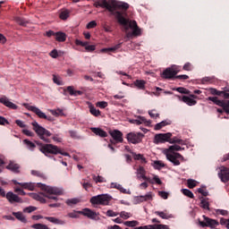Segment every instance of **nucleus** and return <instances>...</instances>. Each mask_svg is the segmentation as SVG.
I'll list each match as a JSON object with an SVG mask.
<instances>
[{
  "label": "nucleus",
  "mask_w": 229,
  "mask_h": 229,
  "mask_svg": "<svg viewBox=\"0 0 229 229\" xmlns=\"http://www.w3.org/2000/svg\"><path fill=\"white\" fill-rule=\"evenodd\" d=\"M130 8V4L121 1H115V19L118 21L119 24L123 26V30L126 33L127 38H131V37H139L141 34L140 28L137 25L136 21L128 20V9Z\"/></svg>",
  "instance_id": "f03ea898"
},
{
  "label": "nucleus",
  "mask_w": 229,
  "mask_h": 229,
  "mask_svg": "<svg viewBox=\"0 0 229 229\" xmlns=\"http://www.w3.org/2000/svg\"><path fill=\"white\" fill-rule=\"evenodd\" d=\"M218 175L224 183L229 182V169L227 167L222 166Z\"/></svg>",
  "instance_id": "a211bd4d"
},
{
  "label": "nucleus",
  "mask_w": 229,
  "mask_h": 229,
  "mask_svg": "<svg viewBox=\"0 0 229 229\" xmlns=\"http://www.w3.org/2000/svg\"><path fill=\"white\" fill-rule=\"evenodd\" d=\"M137 203H144V201H153V194L151 192L146 195H140L136 197Z\"/></svg>",
  "instance_id": "aec40b11"
},
{
  "label": "nucleus",
  "mask_w": 229,
  "mask_h": 229,
  "mask_svg": "<svg viewBox=\"0 0 229 229\" xmlns=\"http://www.w3.org/2000/svg\"><path fill=\"white\" fill-rule=\"evenodd\" d=\"M208 91L210 92V94H211L212 96H221V91H219V90H217V89H214V88H210V89H208Z\"/></svg>",
  "instance_id": "5fc2aeb1"
},
{
  "label": "nucleus",
  "mask_w": 229,
  "mask_h": 229,
  "mask_svg": "<svg viewBox=\"0 0 229 229\" xmlns=\"http://www.w3.org/2000/svg\"><path fill=\"white\" fill-rule=\"evenodd\" d=\"M170 144H183V140L178 139V138H174L171 140L170 138Z\"/></svg>",
  "instance_id": "bf43d9fd"
},
{
  "label": "nucleus",
  "mask_w": 229,
  "mask_h": 229,
  "mask_svg": "<svg viewBox=\"0 0 229 229\" xmlns=\"http://www.w3.org/2000/svg\"><path fill=\"white\" fill-rule=\"evenodd\" d=\"M156 216H159L161 219H170V217H173L172 215H168L167 213L164 211H156L155 212Z\"/></svg>",
  "instance_id": "c9c22d12"
},
{
  "label": "nucleus",
  "mask_w": 229,
  "mask_h": 229,
  "mask_svg": "<svg viewBox=\"0 0 229 229\" xmlns=\"http://www.w3.org/2000/svg\"><path fill=\"white\" fill-rule=\"evenodd\" d=\"M169 124H171V121H162L161 123H158L155 125L154 130L158 131V130H162V128H164L165 126H169Z\"/></svg>",
  "instance_id": "c756f323"
},
{
  "label": "nucleus",
  "mask_w": 229,
  "mask_h": 229,
  "mask_svg": "<svg viewBox=\"0 0 229 229\" xmlns=\"http://www.w3.org/2000/svg\"><path fill=\"white\" fill-rule=\"evenodd\" d=\"M152 165H153L154 169H157L158 171H160V169H162L163 167H165V164H164L160 160L154 161Z\"/></svg>",
  "instance_id": "f704fd0d"
},
{
  "label": "nucleus",
  "mask_w": 229,
  "mask_h": 229,
  "mask_svg": "<svg viewBox=\"0 0 229 229\" xmlns=\"http://www.w3.org/2000/svg\"><path fill=\"white\" fill-rule=\"evenodd\" d=\"M97 106L98 108H106V106H108V103L106 101H100L97 103Z\"/></svg>",
  "instance_id": "e2e57ef3"
},
{
  "label": "nucleus",
  "mask_w": 229,
  "mask_h": 229,
  "mask_svg": "<svg viewBox=\"0 0 229 229\" xmlns=\"http://www.w3.org/2000/svg\"><path fill=\"white\" fill-rule=\"evenodd\" d=\"M200 207L205 210H210V204L208 203V199L202 198L200 200Z\"/></svg>",
  "instance_id": "473e14b6"
},
{
  "label": "nucleus",
  "mask_w": 229,
  "mask_h": 229,
  "mask_svg": "<svg viewBox=\"0 0 229 229\" xmlns=\"http://www.w3.org/2000/svg\"><path fill=\"white\" fill-rule=\"evenodd\" d=\"M96 26H98V22H96V21H91L87 24L86 28L87 30H92L93 28H96Z\"/></svg>",
  "instance_id": "603ef678"
},
{
  "label": "nucleus",
  "mask_w": 229,
  "mask_h": 229,
  "mask_svg": "<svg viewBox=\"0 0 229 229\" xmlns=\"http://www.w3.org/2000/svg\"><path fill=\"white\" fill-rule=\"evenodd\" d=\"M115 189L120 191V192H123V194H130V191H128V190L123 188V186L121 184H116Z\"/></svg>",
  "instance_id": "09e8293b"
},
{
  "label": "nucleus",
  "mask_w": 229,
  "mask_h": 229,
  "mask_svg": "<svg viewBox=\"0 0 229 229\" xmlns=\"http://www.w3.org/2000/svg\"><path fill=\"white\" fill-rule=\"evenodd\" d=\"M15 21L17 22V24H19L20 26H27L28 24V21L24 20L21 17H16L15 18Z\"/></svg>",
  "instance_id": "ea45409f"
},
{
  "label": "nucleus",
  "mask_w": 229,
  "mask_h": 229,
  "mask_svg": "<svg viewBox=\"0 0 229 229\" xmlns=\"http://www.w3.org/2000/svg\"><path fill=\"white\" fill-rule=\"evenodd\" d=\"M173 137V133H159L154 137V144H164L165 142H170V139Z\"/></svg>",
  "instance_id": "1a4fd4ad"
},
{
  "label": "nucleus",
  "mask_w": 229,
  "mask_h": 229,
  "mask_svg": "<svg viewBox=\"0 0 229 229\" xmlns=\"http://www.w3.org/2000/svg\"><path fill=\"white\" fill-rule=\"evenodd\" d=\"M181 149L180 145H172L165 150V153H174V151H181Z\"/></svg>",
  "instance_id": "7c9ffc66"
},
{
  "label": "nucleus",
  "mask_w": 229,
  "mask_h": 229,
  "mask_svg": "<svg viewBox=\"0 0 229 229\" xmlns=\"http://www.w3.org/2000/svg\"><path fill=\"white\" fill-rule=\"evenodd\" d=\"M75 44H76V46H81L82 47H87V46H89V42L88 41L83 42V41H81L80 39H76L75 40Z\"/></svg>",
  "instance_id": "3c124183"
},
{
  "label": "nucleus",
  "mask_w": 229,
  "mask_h": 229,
  "mask_svg": "<svg viewBox=\"0 0 229 229\" xmlns=\"http://www.w3.org/2000/svg\"><path fill=\"white\" fill-rule=\"evenodd\" d=\"M90 131H92V133H95V135H98V137L105 138L107 136L106 131L100 128L92 127Z\"/></svg>",
  "instance_id": "5701e85b"
},
{
  "label": "nucleus",
  "mask_w": 229,
  "mask_h": 229,
  "mask_svg": "<svg viewBox=\"0 0 229 229\" xmlns=\"http://www.w3.org/2000/svg\"><path fill=\"white\" fill-rule=\"evenodd\" d=\"M6 169H9L10 171H13V173H19L20 166L18 164L10 163Z\"/></svg>",
  "instance_id": "72a5a7b5"
},
{
  "label": "nucleus",
  "mask_w": 229,
  "mask_h": 229,
  "mask_svg": "<svg viewBox=\"0 0 229 229\" xmlns=\"http://www.w3.org/2000/svg\"><path fill=\"white\" fill-rule=\"evenodd\" d=\"M93 180H94V182H96V183H98V182L103 183L105 182V178L103 176H99V175H98V176L94 175Z\"/></svg>",
  "instance_id": "8fccbe9b"
},
{
  "label": "nucleus",
  "mask_w": 229,
  "mask_h": 229,
  "mask_svg": "<svg viewBox=\"0 0 229 229\" xmlns=\"http://www.w3.org/2000/svg\"><path fill=\"white\" fill-rule=\"evenodd\" d=\"M176 98H178L179 101H182V103H185L186 105H188V106H194L195 105L198 104V101H196L195 99L198 98V96L196 95H190V97L187 96H180L177 95Z\"/></svg>",
  "instance_id": "9d476101"
},
{
  "label": "nucleus",
  "mask_w": 229,
  "mask_h": 229,
  "mask_svg": "<svg viewBox=\"0 0 229 229\" xmlns=\"http://www.w3.org/2000/svg\"><path fill=\"white\" fill-rule=\"evenodd\" d=\"M78 203H80L78 199H69L66 200V205L69 207H72V205H78Z\"/></svg>",
  "instance_id": "c03bdc74"
},
{
  "label": "nucleus",
  "mask_w": 229,
  "mask_h": 229,
  "mask_svg": "<svg viewBox=\"0 0 229 229\" xmlns=\"http://www.w3.org/2000/svg\"><path fill=\"white\" fill-rule=\"evenodd\" d=\"M0 103L7 108H10L11 110H17V108H19V106L10 101V99H8L6 96H3L2 98H0Z\"/></svg>",
  "instance_id": "dca6fc26"
},
{
  "label": "nucleus",
  "mask_w": 229,
  "mask_h": 229,
  "mask_svg": "<svg viewBox=\"0 0 229 229\" xmlns=\"http://www.w3.org/2000/svg\"><path fill=\"white\" fill-rule=\"evenodd\" d=\"M182 194H184V196H187L188 198H191V199H193L194 193H192V191H191V190L182 189Z\"/></svg>",
  "instance_id": "79ce46f5"
},
{
  "label": "nucleus",
  "mask_w": 229,
  "mask_h": 229,
  "mask_svg": "<svg viewBox=\"0 0 229 229\" xmlns=\"http://www.w3.org/2000/svg\"><path fill=\"white\" fill-rule=\"evenodd\" d=\"M182 69L183 71H192V64L191 63H186Z\"/></svg>",
  "instance_id": "69168bd1"
},
{
  "label": "nucleus",
  "mask_w": 229,
  "mask_h": 229,
  "mask_svg": "<svg viewBox=\"0 0 229 229\" xmlns=\"http://www.w3.org/2000/svg\"><path fill=\"white\" fill-rule=\"evenodd\" d=\"M35 210H37V208L33 207V206H30V207H28V208H25L23 209V212H26L27 214H31V212H35Z\"/></svg>",
  "instance_id": "6e6d98bb"
},
{
  "label": "nucleus",
  "mask_w": 229,
  "mask_h": 229,
  "mask_svg": "<svg viewBox=\"0 0 229 229\" xmlns=\"http://www.w3.org/2000/svg\"><path fill=\"white\" fill-rule=\"evenodd\" d=\"M71 15V12H69V10L64 9L62 10L59 13V19H61V21H67V19H69Z\"/></svg>",
  "instance_id": "c85d7f7f"
},
{
  "label": "nucleus",
  "mask_w": 229,
  "mask_h": 229,
  "mask_svg": "<svg viewBox=\"0 0 229 229\" xmlns=\"http://www.w3.org/2000/svg\"><path fill=\"white\" fill-rule=\"evenodd\" d=\"M177 92H180V94H191V90L183 88V87H179L175 89Z\"/></svg>",
  "instance_id": "49530a36"
},
{
  "label": "nucleus",
  "mask_w": 229,
  "mask_h": 229,
  "mask_svg": "<svg viewBox=\"0 0 229 229\" xmlns=\"http://www.w3.org/2000/svg\"><path fill=\"white\" fill-rule=\"evenodd\" d=\"M123 132L119 130H115V142H123Z\"/></svg>",
  "instance_id": "58836bf2"
},
{
  "label": "nucleus",
  "mask_w": 229,
  "mask_h": 229,
  "mask_svg": "<svg viewBox=\"0 0 229 229\" xmlns=\"http://www.w3.org/2000/svg\"><path fill=\"white\" fill-rule=\"evenodd\" d=\"M109 133H110L112 139H110L111 143L108 144V148L112 151H115V130L111 131Z\"/></svg>",
  "instance_id": "4be33fe9"
},
{
  "label": "nucleus",
  "mask_w": 229,
  "mask_h": 229,
  "mask_svg": "<svg viewBox=\"0 0 229 229\" xmlns=\"http://www.w3.org/2000/svg\"><path fill=\"white\" fill-rule=\"evenodd\" d=\"M13 216L18 219V221H21V223H23L26 225L28 223V219L26 218V216L22 214V212L18 211V212H13Z\"/></svg>",
  "instance_id": "412c9836"
},
{
  "label": "nucleus",
  "mask_w": 229,
  "mask_h": 229,
  "mask_svg": "<svg viewBox=\"0 0 229 229\" xmlns=\"http://www.w3.org/2000/svg\"><path fill=\"white\" fill-rule=\"evenodd\" d=\"M148 115H150V117H152L153 119H157V117H160V114L157 113L156 110L148 111Z\"/></svg>",
  "instance_id": "13d9d810"
},
{
  "label": "nucleus",
  "mask_w": 229,
  "mask_h": 229,
  "mask_svg": "<svg viewBox=\"0 0 229 229\" xmlns=\"http://www.w3.org/2000/svg\"><path fill=\"white\" fill-rule=\"evenodd\" d=\"M31 174H32V176H38V178H43V179L46 178V175L44 174V173H42L40 171L32 170Z\"/></svg>",
  "instance_id": "a18cd8bd"
},
{
  "label": "nucleus",
  "mask_w": 229,
  "mask_h": 229,
  "mask_svg": "<svg viewBox=\"0 0 229 229\" xmlns=\"http://www.w3.org/2000/svg\"><path fill=\"white\" fill-rule=\"evenodd\" d=\"M30 228L34 229H49V227L47 225L44 224H34L30 226Z\"/></svg>",
  "instance_id": "37998d69"
},
{
  "label": "nucleus",
  "mask_w": 229,
  "mask_h": 229,
  "mask_svg": "<svg viewBox=\"0 0 229 229\" xmlns=\"http://www.w3.org/2000/svg\"><path fill=\"white\" fill-rule=\"evenodd\" d=\"M79 214L81 216H84L85 217H88V219H93V220L98 219V213L89 208H85L81 211H79Z\"/></svg>",
  "instance_id": "ddd939ff"
},
{
  "label": "nucleus",
  "mask_w": 229,
  "mask_h": 229,
  "mask_svg": "<svg viewBox=\"0 0 229 229\" xmlns=\"http://www.w3.org/2000/svg\"><path fill=\"white\" fill-rule=\"evenodd\" d=\"M165 155L166 157V159L172 164H174V165H180V160L181 162H183L185 160V157H183V156H182V154L178 152H165Z\"/></svg>",
  "instance_id": "0eeeda50"
},
{
  "label": "nucleus",
  "mask_w": 229,
  "mask_h": 229,
  "mask_svg": "<svg viewBox=\"0 0 229 229\" xmlns=\"http://www.w3.org/2000/svg\"><path fill=\"white\" fill-rule=\"evenodd\" d=\"M89 108L91 115H94L95 117H99V115H101V111H99V109H96L91 103L89 104Z\"/></svg>",
  "instance_id": "cd10ccee"
},
{
  "label": "nucleus",
  "mask_w": 229,
  "mask_h": 229,
  "mask_svg": "<svg viewBox=\"0 0 229 229\" xmlns=\"http://www.w3.org/2000/svg\"><path fill=\"white\" fill-rule=\"evenodd\" d=\"M14 185H21V189H25L27 191H35V187H38L41 191H45L47 193H29V196L32 198V199H36L37 201H40V203H46V199H54V201H58L57 196H62L64 194V191L62 189L53 186H47L41 182H19L15 180L13 181Z\"/></svg>",
  "instance_id": "f257e3e1"
},
{
  "label": "nucleus",
  "mask_w": 229,
  "mask_h": 229,
  "mask_svg": "<svg viewBox=\"0 0 229 229\" xmlns=\"http://www.w3.org/2000/svg\"><path fill=\"white\" fill-rule=\"evenodd\" d=\"M207 101H212L217 106H223V100H218L217 97H208Z\"/></svg>",
  "instance_id": "2f4dec72"
},
{
  "label": "nucleus",
  "mask_w": 229,
  "mask_h": 229,
  "mask_svg": "<svg viewBox=\"0 0 229 229\" xmlns=\"http://www.w3.org/2000/svg\"><path fill=\"white\" fill-rule=\"evenodd\" d=\"M65 217H70L71 219H78L80 217V211L72 210L68 213Z\"/></svg>",
  "instance_id": "e433bc0d"
},
{
  "label": "nucleus",
  "mask_w": 229,
  "mask_h": 229,
  "mask_svg": "<svg viewBox=\"0 0 229 229\" xmlns=\"http://www.w3.org/2000/svg\"><path fill=\"white\" fill-rule=\"evenodd\" d=\"M23 106H25L27 110H30V112L36 114V115H38L39 119H47V115H46V114L42 112L40 109H38V107L30 106V104H23Z\"/></svg>",
  "instance_id": "f8f14e48"
},
{
  "label": "nucleus",
  "mask_w": 229,
  "mask_h": 229,
  "mask_svg": "<svg viewBox=\"0 0 229 229\" xmlns=\"http://www.w3.org/2000/svg\"><path fill=\"white\" fill-rule=\"evenodd\" d=\"M127 140L131 144H140L142 142V139L144 138V134L140 132H130L127 134Z\"/></svg>",
  "instance_id": "9b49d317"
},
{
  "label": "nucleus",
  "mask_w": 229,
  "mask_h": 229,
  "mask_svg": "<svg viewBox=\"0 0 229 229\" xmlns=\"http://www.w3.org/2000/svg\"><path fill=\"white\" fill-rule=\"evenodd\" d=\"M187 183H188L189 189H194V187H196V181L192 179H188Z\"/></svg>",
  "instance_id": "4d7b16f0"
},
{
  "label": "nucleus",
  "mask_w": 229,
  "mask_h": 229,
  "mask_svg": "<svg viewBox=\"0 0 229 229\" xmlns=\"http://www.w3.org/2000/svg\"><path fill=\"white\" fill-rule=\"evenodd\" d=\"M37 144L39 146V151L46 157H49V155H63V157H69V153L62 152L56 145L42 144L41 142H37Z\"/></svg>",
  "instance_id": "7ed1b4c3"
},
{
  "label": "nucleus",
  "mask_w": 229,
  "mask_h": 229,
  "mask_svg": "<svg viewBox=\"0 0 229 229\" xmlns=\"http://www.w3.org/2000/svg\"><path fill=\"white\" fill-rule=\"evenodd\" d=\"M110 199H112L110 198V196H108V194H100V195H97V196H93L91 197V199H89V203H91V205H108V203H110Z\"/></svg>",
  "instance_id": "423d86ee"
},
{
  "label": "nucleus",
  "mask_w": 229,
  "mask_h": 229,
  "mask_svg": "<svg viewBox=\"0 0 229 229\" xmlns=\"http://www.w3.org/2000/svg\"><path fill=\"white\" fill-rule=\"evenodd\" d=\"M134 86L139 89V90H146V81L144 80H136L134 81Z\"/></svg>",
  "instance_id": "a878e982"
},
{
  "label": "nucleus",
  "mask_w": 229,
  "mask_h": 229,
  "mask_svg": "<svg viewBox=\"0 0 229 229\" xmlns=\"http://www.w3.org/2000/svg\"><path fill=\"white\" fill-rule=\"evenodd\" d=\"M22 133H24V135H27V137H35V133L28 129H23Z\"/></svg>",
  "instance_id": "052dcab7"
},
{
  "label": "nucleus",
  "mask_w": 229,
  "mask_h": 229,
  "mask_svg": "<svg viewBox=\"0 0 229 229\" xmlns=\"http://www.w3.org/2000/svg\"><path fill=\"white\" fill-rule=\"evenodd\" d=\"M220 225H222V226H226V228L229 229V219L221 218Z\"/></svg>",
  "instance_id": "680f3d73"
},
{
  "label": "nucleus",
  "mask_w": 229,
  "mask_h": 229,
  "mask_svg": "<svg viewBox=\"0 0 229 229\" xmlns=\"http://www.w3.org/2000/svg\"><path fill=\"white\" fill-rule=\"evenodd\" d=\"M5 198L9 203H24V200L13 191L5 193Z\"/></svg>",
  "instance_id": "4468645a"
},
{
  "label": "nucleus",
  "mask_w": 229,
  "mask_h": 229,
  "mask_svg": "<svg viewBox=\"0 0 229 229\" xmlns=\"http://www.w3.org/2000/svg\"><path fill=\"white\" fill-rule=\"evenodd\" d=\"M136 229H153V225L136 227Z\"/></svg>",
  "instance_id": "774afa93"
},
{
  "label": "nucleus",
  "mask_w": 229,
  "mask_h": 229,
  "mask_svg": "<svg viewBox=\"0 0 229 229\" xmlns=\"http://www.w3.org/2000/svg\"><path fill=\"white\" fill-rule=\"evenodd\" d=\"M123 225L129 226V228H135V226H139V222L137 220L125 221Z\"/></svg>",
  "instance_id": "4c0bfd02"
},
{
  "label": "nucleus",
  "mask_w": 229,
  "mask_h": 229,
  "mask_svg": "<svg viewBox=\"0 0 229 229\" xmlns=\"http://www.w3.org/2000/svg\"><path fill=\"white\" fill-rule=\"evenodd\" d=\"M95 8H105L110 15H115V0H99L93 4Z\"/></svg>",
  "instance_id": "39448f33"
},
{
  "label": "nucleus",
  "mask_w": 229,
  "mask_h": 229,
  "mask_svg": "<svg viewBox=\"0 0 229 229\" xmlns=\"http://www.w3.org/2000/svg\"><path fill=\"white\" fill-rule=\"evenodd\" d=\"M125 148L127 149V151H130L132 154V157L134 158V160H140V164H148V160L146 159V157H144V155L142 154H137L135 152H132L130 149V147H125Z\"/></svg>",
  "instance_id": "6ab92c4d"
},
{
  "label": "nucleus",
  "mask_w": 229,
  "mask_h": 229,
  "mask_svg": "<svg viewBox=\"0 0 229 229\" xmlns=\"http://www.w3.org/2000/svg\"><path fill=\"white\" fill-rule=\"evenodd\" d=\"M55 40L57 42H65L67 40V34L62 31L55 32Z\"/></svg>",
  "instance_id": "393cba45"
},
{
  "label": "nucleus",
  "mask_w": 229,
  "mask_h": 229,
  "mask_svg": "<svg viewBox=\"0 0 229 229\" xmlns=\"http://www.w3.org/2000/svg\"><path fill=\"white\" fill-rule=\"evenodd\" d=\"M23 144H26L27 145V148L29 149H31L33 150L35 148H37V146L35 145V143L30 141V140H23Z\"/></svg>",
  "instance_id": "a19ab883"
},
{
  "label": "nucleus",
  "mask_w": 229,
  "mask_h": 229,
  "mask_svg": "<svg viewBox=\"0 0 229 229\" xmlns=\"http://www.w3.org/2000/svg\"><path fill=\"white\" fill-rule=\"evenodd\" d=\"M52 58H58V50L54 49L49 53Z\"/></svg>",
  "instance_id": "338daca9"
},
{
  "label": "nucleus",
  "mask_w": 229,
  "mask_h": 229,
  "mask_svg": "<svg viewBox=\"0 0 229 229\" xmlns=\"http://www.w3.org/2000/svg\"><path fill=\"white\" fill-rule=\"evenodd\" d=\"M137 178L138 180H145V182H148V183L153 184V180H151V178L146 176V169H144V166H139V168L137 169Z\"/></svg>",
  "instance_id": "2eb2a0df"
},
{
  "label": "nucleus",
  "mask_w": 229,
  "mask_h": 229,
  "mask_svg": "<svg viewBox=\"0 0 229 229\" xmlns=\"http://www.w3.org/2000/svg\"><path fill=\"white\" fill-rule=\"evenodd\" d=\"M151 180H153L152 185H153L154 183H157V185H162V181L160 180V178L158 177V175H155V176L153 177V179H151Z\"/></svg>",
  "instance_id": "0e129e2a"
},
{
  "label": "nucleus",
  "mask_w": 229,
  "mask_h": 229,
  "mask_svg": "<svg viewBox=\"0 0 229 229\" xmlns=\"http://www.w3.org/2000/svg\"><path fill=\"white\" fill-rule=\"evenodd\" d=\"M153 229H170L169 225L158 224V225H153Z\"/></svg>",
  "instance_id": "864d4df0"
},
{
  "label": "nucleus",
  "mask_w": 229,
  "mask_h": 229,
  "mask_svg": "<svg viewBox=\"0 0 229 229\" xmlns=\"http://www.w3.org/2000/svg\"><path fill=\"white\" fill-rule=\"evenodd\" d=\"M135 124H145L146 126H149L151 124V121H148L144 116H139L138 119L134 120Z\"/></svg>",
  "instance_id": "b1692460"
},
{
  "label": "nucleus",
  "mask_w": 229,
  "mask_h": 229,
  "mask_svg": "<svg viewBox=\"0 0 229 229\" xmlns=\"http://www.w3.org/2000/svg\"><path fill=\"white\" fill-rule=\"evenodd\" d=\"M32 126L34 131L37 133L38 137L44 142H47V144H50L51 140L48 139L47 137H51V131L47 130L46 128L42 127L37 122H32Z\"/></svg>",
  "instance_id": "20e7f679"
},
{
  "label": "nucleus",
  "mask_w": 229,
  "mask_h": 229,
  "mask_svg": "<svg viewBox=\"0 0 229 229\" xmlns=\"http://www.w3.org/2000/svg\"><path fill=\"white\" fill-rule=\"evenodd\" d=\"M202 217L204 221L199 220V225L201 228H216V226H219V222L217 220L212 219L205 215Z\"/></svg>",
  "instance_id": "6e6552de"
},
{
  "label": "nucleus",
  "mask_w": 229,
  "mask_h": 229,
  "mask_svg": "<svg viewBox=\"0 0 229 229\" xmlns=\"http://www.w3.org/2000/svg\"><path fill=\"white\" fill-rule=\"evenodd\" d=\"M100 53H107L110 55V53H115V47H109V48H102L100 50Z\"/></svg>",
  "instance_id": "de8ad7c7"
},
{
  "label": "nucleus",
  "mask_w": 229,
  "mask_h": 229,
  "mask_svg": "<svg viewBox=\"0 0 229 229\" xmlns=\"http://www.w3.org/2000/svg\"><path fill=\"white\" fill-rule=\"evenodd\" d=\"M45 219H47V221H49V223H53L54 225H65V221L60 220L54 216H46Z\"/></svg>",
  "instance_id": "bb28decb"
},
{
  "label": "nucleus",
  "mask_w": 229,
  "mask_h": 229,
  "mask_svg": "<svg viewBox=\"0 0 229 229\" xmlns=\"http://www.w3.org/2000/svg\"><path fill=\"white\" fill-rule=\"evenodd\" d=\"M176 74H178L177 71L166 68L162 73V78H165V80H171L173 78H176Z\"/></svg>",
  "instance_id": "f3484780"
}]
</instances>
